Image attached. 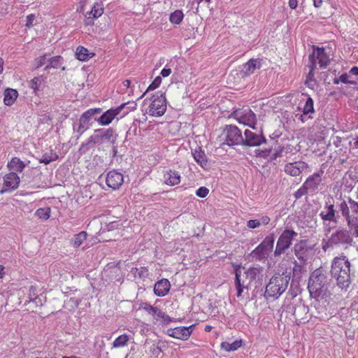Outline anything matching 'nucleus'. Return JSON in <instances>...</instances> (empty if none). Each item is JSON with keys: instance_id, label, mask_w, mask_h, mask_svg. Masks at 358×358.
Segmentation results:
<instances>
[{"instance_id": "1", "label": "nucleus", "mask_w": 358, "mask_h": 358, "mask_svg": "<svg viewBox=\"0 0 358 358\" xmlns=\"http://www.w3.org/2000/svg\"><path fill=\"white\" fill-rule=\"evenodd\" d=\"M329 282L327 277L320 269L315 270L310 275L308 289L312 298L317 300L328 295Z\"/></svg>"}, {"instance_id": "2", "label": "nucleus", "mask_w": 358, "mask_h": 358, "mask_svg": "<svg viewBox=\"0 0 358 358\" xmlns=\"http://www.w3.org/2000/svg\"><path fill=\"white\" fill-rule=\"evenodd\" d=\"M350 263L345 256L335 257L331 265V275L336 279L338 285L347 288L350 284Z\"/></svg>"}, {"instance_id": "3", "label": "nucleus", "mask_w": 358, "mask_h": 358, "mask_svg": "<svg viewBox=\"0 0 358 358\" xmlns=\"http://www.w3.org/2000/svg\"><path fill=\"white\" fill-rule=\"evenodd\" d=\"M148 105V113L152 116H162L166 110V101L161 91H156L145 99Z\"/></svg>"}, {"instance_id": "4", "label": "nucleus", "mask_w": 358, "mask_h": 358, "mask_svg": "<svg viewBox=\"0 0 358 358\" xmlns=\"http://www.w3.org/2000/svg\"><path fill=\"white\" fill-rule=\"evenodd\" d=\"M289 279L287 276L272 277L266 287L265 297L278 299L287 288Z\"/></svg>"}, {"instance_id": "5", "label": "nucleus", "mask_w": 358, "mask_h": 358, "mask_svg": "<svg viewBox=\"0 0 358 358\" xmlns=\"http://www.w3.org/2000/svg\"><path fill=\"white\" fill-rule=\"evenodd\" d=\"M352 238L350 232L346 229H339L334 232L327 240H323L322 248L327 250L329 248L341 244H351Z\"/></svg>"}, {"instance_id": "6", "label": "nucleus", "mask_w": 358, "mask_h": 358, "mask_svg": "<svg viewBox=\"0 0 358 358\" xmlns=\"http://www.w3.org/2000/svg\"><path fill=\"white\" fill-rule=\"evenodd\" d=\"M117 139V134L115 131L111 129H99L94 131L93 135L90 137V142L94 144L103 145L115 144Z\"/></svg>"}, {"instance_id": "7", "label": "nucleus", "mask_w": 358, "mask_h": 358, "mask_svg": "<svg viewBox=\"0 0 358 358\" xmlns=\"http://www.w3.org/2000/svg\"><path fill=\"white\" fill-rule=\"evenodd\" d=\"M274 241V234H271L266 236L263 241L252 252V257L259 261L266 259L273 248Z\"/></svg>"}, {"instance_id": "8", "label": "nucleus", "mask_w": 358, "mask_h": 358, "mask_svg": "<svg viewBox=\"0 0 358 358\" xmlns=\"http://www.w3.org/2000/svg\"><path fill=\"white\" fill-rule=\"evenodd\" d=\"M127 103H122L120 106L108 109L104 112L101 117L97 119L100 125L106 126L110 124L115 118L119 119L125 116L129 110L126 108Z\"/></svg>"}, {"instance_id": "9", "label": "nucleus", "mask_w": 358, "mask_h": 358, "mask_svg": "<svg viewBox=\"0 0 358 358\" xmlns=\"http://www.w3.org/2000/svg\"><path fill=\"white\" fill-rule=\"evenodd\" d=\"M339 210L345 217L349 227H352L353 217L358 214V203L350 198L343 200L338 206Z\"/></svg>"}, {"instance_id": "10", "label": "nucleus", "mask_w": 358, "mask_h": 358, "mask_svg": "<svg viewBox=\"0 0 358 358\" xmlns=\"http://www.w3.org/2000/svg\"><path fill=\"white\" fill-rule=\"evenodd\" d=\"M297 236V233L293 230L286 229L279 236L277 241L275 256H280L292 245L293 239Z\"/></svg>"}, {"instance_id": "11", "label": "nucleus", "mask_w": 358, "mask_h": 358, "mask_svg": "<svg viewBox=\"0 0 358 358\" xmlns=\"http://www.w3.org/2000/svg\"><path fill=\"white\" fill-rule=\"evenodd\" d=\"M234 118L240 123L255 129L256 115L248 108L238 109L234 113Z\"/></svg>"}, {"instance_id": "12", "label": "nucleus", "mask_w": 358, "mask_h": 358, "mask_svg": "<svg viewBox=\"0 0 358 358\" xmlns=\"http://www.w3.org/2000/svg\"><path fill=\"white\" fill-rule=\"evenodd\" d=\"M235 284L237 291L236 296L237 297H240L242 294L243 290L248 287L251 281L247 275L245 267H236L235 268Z\"/></svg>"}, {"instance_id": "13", "label": "nucleus", "mask_w": 358, "mask_h": 358, "mask_svg": "<svg viewBox=\"0 0 358 358\" xmlns=\"http://www.w3.org/2000/svg\"><path fill=\"white\" fill-rule=\"evenodd\" d=\"M223 135L225 138L226 143L229 145H239L243 141L241 131L236 126H227L223 131Z\"/></svg>"}, {"instance_id": "14", "label": "nucleus", "mask_w": 358, "mask_h": 358, "mask_svg": "<svg viewBox=\"0 0 358 358\" xmlns=\"http://www.w3.org/2000/svg\"><path fill=\"white\" fill-rule=\"evenodd\" d=\"M20 177L15 172H10L3 177V185L1 193L11 192L16 189L20 184Z\"/></svg>"}, {"instance_id": "15", "label": "nucleus", "mask_w": 358, "mask_h": 358, "mask_svg": "<svg viewBox=\"0 0 358 358\" xmlns=\"http://www.w3.org/2000/svg\"><path fill=\"white\" fill-rule=\"evenodd\" d=\"M194 327V325H191L187 327H178L173 329H169L166 331V334L168 336L174 338L186 341L191 336Z\"/></svg>"}, {"instance_id": "16", "label": "nucleus", "mask_w": 358, "mask_h": 358, "mask_svg": "<svg viewBox=\"0 0 358 358\" xmlns=\"http://www.w3.org/2000/svg\"><path fill=\"white\" fill-rule=\"evenodd\" d=\"M263 59L260 58L250 59L245 64L240 67V73L242 77H246L254 73L255 71L262 67Z\"/></svg>"}, {"instance_id": "17", "label": "nucleus", "mask_w": 358, "mask_h": 358, "mask_svg": "<svg viewBox=\"0 0 358 358\" xmlns=\"http://www.w3.org/2000/svg\"><path fill=\"white\" fill-rule=\"evenodd\" d=\"M245 138L241 144L255 147L262 145L266 142L264 137L261 134H257L249 129H245L244 131Z\"/></svg>"}, {"instance_id": "18", "label": "nucleus", "mask_w": 358, "mask_h": 358, "mask_svg": "<svg viewBox=\"0 0 358 358\" xmlns=\"http://www.w3.org/2000/svg\"><path fill=\"white\" fill-rule=\"evenodd\" d=\"M313 52L315 53V61L318 60V64L320 69H325L330 63L329 55L327 53L324 47H318L313 45Z\"/></svg>"}, {"instance_id": "19", "label": "nucleus", "mask_w": 358, "mask_h": 358, "mask_svg": "<svg viewBox=\"0 0 358 358\" xmlns=\"http://www.w3.org/2000/svg\"><path fill=\"white\" fill-rule=\"evenodd\" d=\"M308 67L310 70L306 76L305 85L309 89L313 90L316 85V80L314 78V71L317 68V63H315V53H310L308 55Z\"/></svg>"}, {"instance_id": "20", "label": "nucleus", "mask_w": 358, "mask_h": 358, "mask_svg": "<svg viewBox=\"0 0 358 358\" xmlns=\"http://www.w3.org/2000/svg\"><path fill=\"white\" fill-rule=\"evenodd\" d=\"M124 178L121 173L115 171H109L106 178L107 185L113 189H118L123 183Z\"/></svg>"}, {"instance_id": "21", "label": "nucleus", "mask_w": 358, "mask_h": 358, "mask_svg": "<svg viewBox=\"0 0 358 358\" xmlns=\"http://www.w3.org/2000/svg\"><path fill=\"white\" fill-rule=\"evenodd\" d=\"M307 164L304 162L299 161L292 163H288L285 166V172L292 176H299L300 173L307 169Z\"/></svg>"}, {"instance_id": "22", "label": "nucleus", "mask_w": 358, "mask_h": 358, "mask_svg": "<svg viewBox=\"0 0 358 358\" xmlns=\"http://www.w3.org/2000/svg\"><path fill=\"white\" fill-rule=\"evenodd\" d=\"M103 13V3L101 1L99 0L96 1L91 9V10L88 13L89 17L86 19V24L91 25L94 24V20L97 19L100 16L102 15Z\"/></svg>"}, {"instance_id": "23", "label": "nucleus", "mask_w": 358, "mask_h": 358, "mask_svg": "<svg viewBox=\"0 0 358 358\" xmlns=\"http://www.w3.org/2000/svg\"><path fill=\"white\" fill-rule=\"evenodd\" d=\"M320 216L324 221H329L336 222V211L334 204L329 201L326 203V206L320 213Z\"/></svg>"}, {"instance_id": "24", "label": "nucleus", "mask_w": 358, "mask_h": 358, "mask_svg": "<svg viewBox=\"0 0 358 358\" xmlns=\"http://www.w3.org/2000/svg\"><path fill=\"white\" fill-rule=\"evenodd\" d=\"M321 182V174L315 173L309 176L303 184L308 192H313L317 190L318 185Z\"/></svg>"}, {"instance_id": "25", "label": "nucleus", "mask_w": 358, "mask_h": 358, "mask_svg": "<svg viewBox=\"0 0 358 358\" xmlns=\"http://www.w3.org/2000/svg\"><path fill=\"white\" fill-rule=\"evenodd\" d=\"M310 250L306 246L305 241H301L294 245L295 255L302 262H305L308 259Z\"/></svg>"}, {"instance_id": "26", "label": "nucleus", "mask_w": 358, "mask_h": 358, "mask_svg": "<svg viewBox=\"0 0 358 358\" xmlns=\"http://www.w3.org/2000/svg\"><path fill=\"white\" fill-rule=\"evenodd\" d=\"M170 287V282L167 279H162L155 285V294L158 296H164L169 292Z\"/></svg>"}, {"instance_id": "27", "label": "nucleus", "mask_w": 358, "mask_h": 358, "mask_svg": "<svg viewBox=\"0 0 358 358\" xmlns=\"http://www.w3.org/2000/svg\"><path fill=\"white\" fill-rule=\"evenodd\" d=\"M166 184L173 186L180 182V175L176 171L169 170L164 176Z\"/></svg>"}, {"instance_id": "28", "label": "nucleus", "mask_w": 358, "mask_h": 358, "mask_svg": "<svg viewBox=\"0 0 358 358\" xmlns=\"http://www.w3.org/2000/svg\"><path fill=\"white\" fill-rule=\"evenodd\" d=\"M37 292V289L35 286L30 287L28 293L29 302H33L36 306H41L43 303L44 297L42 294L38 295Z\"/></svg>"}, {"instance_id": "29", "label": "nucleus", "mask_w": 358, "mask_h": 358, "mask_svg": "<svg viewBox=\"0 0 358 358\" xmlns=\"http://www.w3.org/2000/svg\"><path fill=\"white\" fill-rule=\"evenodd\" d=\"M94 55V53L90 52V51L83 46H78L76 49V56L80 61H87Z\"/></svg>"}, {"instance_id": "30", "label": "nucleus", "mask_w": 358, "mask_h": 358, "mask_svg": "<svg viewBox=\"0 0 358 358\" xmlns=\"http://www.w3.org/2000/svg\"><path fill=\"white\" fill-rule=\"evenodd\" d=\"M7 166L10 171L22 172L26 165L24 162L21 161L19 158L13 157L8 162Z\"/></svg>"}, {"instance_id": "31", "label": "nucleus", "mask_w": 358, "mask_h": 358, "mask_svg": "<svg viewBox=\"0 0 358 358\" xmlns=\"http://www.w3.org/2000/svg\"><path fill=\"white\" fill-rule=\"evenodd\" d=\"M87 237V234L86 231H80V233L74 235L73 237L71 239V245L73 248H77L85 243Z\"/></svg>"}, {"instance_id": "32", "label": "nucleus", "mask_w": 358, "mask_h": 358, "mask_svg": "<svg viewBox=\"0 0 358 358\" xmlns=\"http://www.w3.org/2000/svg\"><path fill=\"white\" fill-rule=\"evenodd\" d=\"M193 157L195 161L203 168H205L208 166V162L206 159V155L204 152L201 150H195L193 152Z\"/></svg>"}, {"instance_id": "33", "label": "nucleus", "mask_w": 358, "mask_h": 358, "mask_svg": "<svg viewBox=\"0 0 358 358\" xmlns=\"http://www.w3.org/2000/svg\"><path fill=\"white\" fill-rule=\"evenodd\" d=\"M242 344L241 340H236L234 342L230 343L229 342H222L220 345L221 348L227 352L235 351L238 349Z\"/></svg>"}, {"instance_id": "34", "label": "nucleus", "mask_w": 358, "mask_h": 358, "mask_svg": "<svg viewBox=\"0 0 358 358\" xmlns=\"http://www.w3.org/2000/svg\"><path fill=\"white\" fill-rule=\"evenodd\" d=\"M350 76L348 73H342L339 78H335L334 79V84H338L339 83H343L345 84H352V85H358V78L357 80H350Z\"/></svg>"}, {"instance_id": "35", "label": "nucleus", "mask_w": 358, "mask_h": 358, "mask_svg": "<svg viewBox=\"0 0 358 358\" xmlns=\"http://www.w3.org/2000/svg\"><path fill=\"white\" fill-rule=\"evenodd\" d=\"M129 341V336L127 334H122L113 342V348H123L127 345Z\"/></svg>"}, {"instance_id": "36", "label": "nucleus", "mask_w": 358, "mask_h": 358, "mask_svg": "<svg viewBox=\"0 0 358 358\" xmlns=\"http://www.w3.org/2000/svg\"><path fill=\"white\" fill-rule=\"evenodd\" d=\"M18 96V91H4L3 102L6 106L14 103Z\"/></svg>"}, {"instance_id": "37", "label": "nucleus", "mask_w": 358, "mask_h": 358, "mask_svg": "<svg viewBox=\"0 0 358 358\" xmlns=\"http://www.w3.org/2000/svg\"><path fill=\"white\" fill-rule=\"evenodd\" d=\"M64 59L62 56L57 55L53 57L48 59V64L45 66L44 70H48V69L53 68L57 69L62 64Z\"/></svg>"}, {"instance_id": "38", "label": "nucleus", "mask_w": 358, "mask_h": 358, "mask_svg": "<svg viewBox=\"0 0 358 358\" xmlns=\"http://www.w3.org/2000/svg\"><path fill=\"white\" fill-rule=\"evenodd\" d=\"M101 109L99 108H90L85 112L82 116L80 117L81 122H88L91 120V118L94 116L96 114L100 113Z\"/></svg>"}, {"instance_id": "39", "label": "nucleus", "mask_w": 358, "mask_h": 358, "mask_svg": "<svg viewBox=\"0 0 358 358\" xmlns=\"http://www.w3.org/2000/svg\"><path fill=\"white\" fill-rule=\"evenodd\" d=\"M50 212L51 210L49 207L40 208L36 210L35 216L42 220H47L50 216Z\"/></svg>"}, {"instance_id": "40", "label": "nucleus", "mask_w": 358, "mask_h": 358, "mask_svg": "<svg viewBox=\"0 0 358 358\" xmlns=\"http://www.w3.org/2000/svg\"><path fill=\"white\" fill-rule=\"evenodd\" d=\"M184 17V14L181 10H176L171 13L169 20L172 24H179Z\"/></svg>"}, {"instance_id": "41", "label": "nucleus", "mask_w": 358, "mask_h": 358, "mask_svg": "<svg viewBox=\"0 0 358 358\" xmlns=\"http://www.w3.org/2000/svg\"><path fill=\"white\" fill-rule=\"evenodd\" d=\"M143 308L146 310L150 315H151L153 318L157 320L159 315L161 314L162 310H159L157 307H154L149 304L145 303Z\"/></svg>"}, {"instance_id": "42", "label": "nucleus", "mask_w": 358, "mask_h": 358, "mask_svg": "<svg viewBox=\"0 0 358 358\" xmlns=\"http://www.w3.org/2000/svg\"><path fill=\"white\" fill-rule=\"evenodd\" d=\"M45 79V78L43 76L34 78L29 83V87L32 90H38L39 87H42L41 84Z\"/></svg>"}, {"instance_id": "43", "label": "nucleus", "mask_w": 358, "mask_h": 358, "mask_svg": "<svg viewBox=\"0 0 358 358\" xmlns=\"http://www.w3.org/2000/svg\"><path fill=\"white\" fill-rule=\"evenodd\" d=\"M57 156L55 153H53L52 152H45L43 155L40 159L41 163H44L45 164H48L50 163L51 162L55 161L57 159Z\"/></svg>"}, {"instance_id": "44", "label": "nucleus", "mask_w": 358, "mask_h": 358, "mask_svg": "<svg viewBox=\"0 0 358 358\" xmlns=\"http://www.w3.org/2000/svg\"><path fill=\"white\" fill-rule=\"evenodd\" d=\"M314 112L313 101L310 97H308L303 106V113L304 115H308L310 113H314Z\"/></svg>"}, {"instance_id": "45", "label": "nucleus", "mask_w": 358, "mask_h": 358, "mask_svg": "<svg viewBox=\"0 0 358 358\" xmlns=\"http://www.w3.org/2000/svg\"><path fill=\"white\" fill-rule=\"evenodd\" d=\"M131 271L135 277L139 278H144L148 275V270L145 267H141L140 268H133Z\"/></svg>"}, {"instance_id": "46", "label": "nucleus", "mask_w": 358, "mask_h": 358, "mask_svg": "<svg viewBox=\"0 0 358 358\" xmlns=\"http://www.w3.org/2000/svg\"><path fill=\"white\" fill-rule=\"evenodd\" d=\"M245 272L247 273L248 278L252 282L256 278L257 274L259 273V270L258 268L255 267H250L248 268H245Z\"/></svg>"}, {"instance_id": "47", "label": "nucleus", "mask_w": 358, "mask_h": 358, "mask_svg": "<svg viewBox=\"0 0 358 358\" xmlns=\"http://www.w3.org/2000/svg\"><path fill=\"white\" fill-rule=\"evenodd\" d=\"M123 224L121 222L120 220H115L110 222L106 224V229L108 231H113L116 229H120V227H122Z\"/></svg>"}, {"instance_id": "48", "label": "nucleus", "mask_w": 358, "mask_h": 358, "mask_svg": "<svg viewBox=\"0 0 358 358\" xmlns=\"http://www.w3.org/2000/svg\"><path fill=\"white\" fill-rule=\"evenodd\" d=\"M162 83V78L160 76H157L154 80L146 87V90H156L159 87Z\"/></svg>"}, {"instance_id": "49", "label": "nucleus", "mask_w": 358, "mask_h": 358, "mask_svg": "<svg viewBox=\"0 0 358 358\" xmlns=\"http://www.w3.org/2000/svg\"><path fill=\"white\" fill-rule=\"evenodd\" d=\"M209 193V189L206 187H199L196 192V195L200 198H205Z\"/></svg>"}, {"instance_id": "50", "label": "nucleus", "mask_w": 358, "mask_h": 358, "mask_svg": "<svg viewBox=\"0 0 358 358\" xmlns=\"http://www.w3.org/2000/svg\"><path fill=\"white\" fill-rule=\"evenodd\" d=\"M157 321H162L164 324H168L171 322V318L162 311Z\"/></svg>"}, {"instance_id": "51", "label": "nucleus", "mask_w": 358, "mask_h": 358, "mask_svg": "<svg viewBox=\"0 0 358 358\" xmlns=\"http://www.w3.org/2000/svg\"><path fill=\"white\" fill-rule=\"evenodd\" d=\"M48 59H47V55L46 54L39 57L36 59V68L38 69V68L43 66L48 62Z\"/></svg>"}, {"instance_id": "52", "label": "nucleus", "mask_w": 358, "mask_h": 358, "mask_svg": "<svg viewBox=\"0 0 358 358\" xmlns=\"http://www.w3.org/2000/svg\"><path fill=\"white\" fill-rule=\"evenodd\" d=\"M36 16L34 14H29L27 16L25 27L28 29L31 28L33 26L34 20H35Z\"/></svg>"}, {"instance_id": "53", "label": "nucleus", "mask_w": 358, "mask_h": 358, "mask_svg": "<svg viewBox=\"0 0 358 358\" xmlns=\"http://www.w3.org/2000/svg\"><path fill=\"white\" fill-rule=\"evenodd\" d=\"M259 226V222L258 220H250L247 222V227L249 229H254L258 228Z\"/></svg>"}, {"instance_id": "54", "label": "nucleus", "mask_w": 358, "mask_h": 358, "mask_svg": "<svg viewBox=\"0 0 358 358\" xmlns=\"http://www.w3.org/2000/svg\"><path fill=\"white\" fill-rule=\"evenodd\" d=\"M308 190L304 188V186L303 185H302V187H301L295 193H294V196L296 199H299L301 198L302 196H303L304 194H306V193H308Z\"/></svg>"}, {"instance_id": "55", "label": "nucleus", "mask_w": 358, "mask_h": 358, "mask_svg": "<svg viewBox=\"0 0 358 358\" xmlns=\"http://www.w3.org/2000/svg\"><path fill=\"white\" fill-rule=\"evenodd\" d=\"M150 352L155 357H158L162 352L161 349L155 345H152L150 347Z\"/></svg>"}, {"instance_id": "56", "label": "nucleus", "mask_w": 358, "mask_h": 358, "mask_svg": "<svg viewBox=\"0 0 358 358\" xmlns=\"http://www.w3.org/2000/svg\"><path fill=\"white\" fill-rule=\"evenodd\" d=\"M271 219L267 215H264V216H262L259 220L258 221L259 222V225H267L269 222H270Z\"/></svg>"}, {"instance_id": "57", "label": "nucleus", "mask_w": 358, "mask_h": 358, "mask_svg": "<svg viewBox=\"0 0 358 358\" xmlns=\"http://www.w3.org/2000/svg\"><path fill=\"white\" fill-rule=\"evenodd\" d=\"M88 122H81L80 121V125L78 129V132L83 134L88 128Z\"/></svg>"}, {"instance_id": "58", "label": "nucleus", "mask_w": 358, "mask_h": 358, "mask_svg": "<svg viewBox=\"0 0 358 358\" xmlns=\"http://www.w3.org/2000/svg\"><path fill=\"white\" fill-rule=\"evenodd\" d=\"M171 73V69L170 68L164 67L160 72V76L162 77H168Z\"/></svg>"}, {"instance_id": "59", "label": "nucleus", "mask_w": 358, "mask_h": 358, "mask_svg": "<svg viewBox=\"0 0 358 358\" xmlns=\"http://www.w3.org/2000/svg\"><path fill=\"white\" fill-rule=\"evenodd\" d=\"M350 76H358V66H353L350 69V70L348 72Z\"/></svg>"}, {"instance_id": "60", "label": "nucleus", "mask_w": 358, "mask_h": 358, "mask_svg": "<svg viewBox=\"0 0 358 358\" xmlns=\"http://www.w3.org/2000/svg\"><path fill=\"white\" fill-rule=\"evenodd\" d=\"M298 6V0H289V7L291 9H296Z\"/></svg>"}, {"instance_id": "61", "label": "nucleus", "mask_w": 358, "mask_h": 358, "mask_svg": "<svg viewBox=\"0 0 358 358\" xmlns=\"http://www.w3.org/2000/svg\"><path fill=\"white\" fill-rule=\"evenodd\" d=\"M123 87H126V88H134L135 87V85H131V81L129 80H124L122 83Z\"/></svg>"}, {"instance_id": "62", "label": "nucleus", "mask_w": 358, "mask_h": 358, "mask_svg": "<svg viewBox=\"0 0 358 358\" xmlns=\"http://www.w3.org/2000/svg\"><path fill=\"white\" fill-rule=\"evenodd\" d=\"M4 270H5V267L3 265L0 264V282L1 281V280L3 278V277L5 275Z\"/></svg>"}, {"instance_id": "63", "label": "nucleus", "mask_w": 358, "mask_h": 358, "mask_svg": "<svg viewBox=\"0 0 358 358\" xmlns=\"http://www.w3.org/2000/svg\"><path fill=\"white\" fill-rule=\"evenodd\" d=\"M322 2V0H313V5L315 8H320Z\"/></svg>"}, {"instance_id": "64", "label": "nucleus", "mask_w": 358, "mask_h": 358, "mask_svg": "<svg viewBox=\"0 0 358 358\" xmlns=\"http://www.w3.org/2000/svg\"><path fill=\"white\" fill-rule=\"evenodd\" d=\"M353 146L356 148H358V134L354 138Z\"/></svg>"}]
</instances>
